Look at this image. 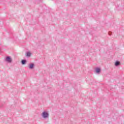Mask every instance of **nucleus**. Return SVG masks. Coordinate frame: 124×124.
Segmentation results:
<instances>
[{
  "label": "nucleus",
  "mask_w": 124,
  "mask_h": 124,
  "mask_svg": "<svg viewBox=\"0 0 124 124\" xmlns=\"http://www.w3.org/2000/svg\"><path fill=\"white\" fill-rule=\"evenodd\" d=\"M5 61L6 62H12V59H11V58H10V57L8 56L5 59Z\"/></svg>",
  "instance_id": "2"
},
{
  "label": "nucleus",
  "mask_w": 124,
  "mask_h": 124,
  "mask_svg": "<svg viewBox=\"0 0 124 124\" xmlns=\"http://www.w3.org/2000/svg\"><path fill=\"white\" fill-rule=\"evenodd\" d=\"M120 64H121V63H120V62L117 61L115 62V66H118V65H120Z\"/></svg>",
  "instance_id": "4"
},
{
  "label": "nucleus",
  "mask_w": 124,
  "mask_h": 124,
  "mask_svg": "<svg viewBox=\"0 0 124 124\" xmlns=\"http://www.w3.org/2000/svg\"><path fill=\"white\" fill-rule=\"evenodd\" d=\"M95 71L96 73H99V72H100V69L98 68H96Z\"/></svg>",
  "instance_id": "5"
},
{
  "label": "nucleus",
  "mask_w": 124,
  "mask_h": 124,
  "mask_svg": "<svg viewBox=\"0 0 124 124\" xmlns=\"http://www.w3.org/2000/svg\"><path fill=\"white\" fill-rule=\"evenodd\" d=\"M27 62V61L23 60L21 61V63L22 64H26V63Z\"/></svg>",
  "instance_id": "6"
},
{
  "label": "nucleus",
  "mask_w": 124,
  "mask_h": 124,
  "mask_svg": "<svg viewBox=\"0 0 124 124\" xmlns=\"http://www.w3.org/2000/svg\"><path fill=\"white\" fill-rule=\"evenodd\" d=\"M31 55V52H27L26 53L27 57H30Z\"/></svg>",
  "instance_id": "7"
},
{
  "label": "nucleus",
  "mask_w": 124,
  "mask_h": 124,
  "mask_svg": "<svg viewBox=\"0 0 124 124\" xmlns=\"http://www.w3.org/2000/svg\"><path fill=\"white\" fill-rule=\"evenodd\" d=\"M33 67H34V64H33V63H30L29 64V68H30V69H33Z\"/></svg>",
  "instance_id": "3"
},
{
  "label": "nucleus",
  "mask_w": 124,
  "mask_h": 124,
  "mask_svg": "<svg viewBox=\"0 0 124 124\" xmlns=\"http://www.w3.org/2000/svg\"><path fill=\"white\" fill-rule=\"evenodd\" d=\"M41 115L44 119H47L49 117V113L47 111L43 112Z\"/></svg>",
  "instance_id": "1"
},
{
  "label": "nucleus",
  "mask_w": 124,
  "mask_h": 124,
  "mask_svg": "<svg viewBox=\"0 0 124 124\" xmlns=\"http://www.w3.org/2000/svg\"><path fill=\"white\" fill-rule=\"evenodd\" d=\"M108 34L109 35H112V32L111 31L108 32Z\"/></svg>",
  "instance_id": "8"
}]
</instances>
